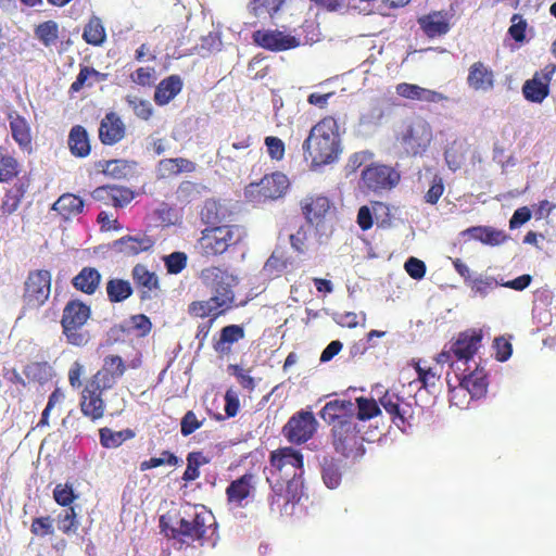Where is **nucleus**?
I'll use <instances>...</instances> for the list:
<instances>
[{
  "label": "nucleus",
  "instance_id": "f257e3e1",
  "mask_svg": "<svg viewBox=\"0 0 556 556\" xmlns=\"http://www.w3.org/2000/svg\"><path fill=\"white\" fill-rule=\"evenodd\" d=\"M266 470V480L273 492L268 497L269 505L278 504L280 498L285 505L292 502L295 495H291L290 491L299 486V480L304 475L303 454L291 446L277 448L270 452Z\"/></svg>",
  "mask_w": 556,
  "mask_h": 556
},
{
  "label": "nucleus",
  "instance_id": "f03ea898",
  "mask_svg": "<svg viewBox=\"0 0 556 556\" xmlns=\"http://www.w3.org/2000/svg\"><path fill=\"white\" fill-rule=\"evenodd\" d=\"M217 203L206 201L202 211V220L207 226L201 231L195 249L200 255L206 258L217 257L241 244L247 238V229L239 224H225L215 226L217 222Z\"/></svg>",
  "mask_w": 556,
  "mask_h": 556
},
{
  "label": "nucleus",
  "instance_id": "7ed1b4c3",
  "mask_svg": "<svg viewBox=\"0 0 556 556\" xmlns=\"http://www.w3.org/2000/svg\"><path fill=\"white\" fill-rule=\"evenodd\" d=\"M303 151L315 166L336 162L342 151L337 118L328 115L314 125L303 142Z\"/></svg>",
  "mask_w": 556,
  "mask_h": 556
},
{
  "label": "nucleus",
  "instance_id": "20e7f679",
  "mask_svg": "<svg viewBox=\"0 0 556 556\" xmlns=\"http://www.w3.org/2000/svg\"><path fill=\"white\" fill-rule=\"evenodd\" d=\"M164 519V516L160 519L162 531L167 538L181 543L199 542L203 545L208 539V533L213 534L215 531L214 516L203 506L187 505L175 526H167Z\"/></svg>",
  "mask_w": 556,
  "mask_h": 556
},
{
  "label": "nucleus",
  "instance_id": "39448f33",
  "mask_svg": "<svg viewBox=\"0 0 556 556\" xmlns=\"http://www.w3.org/2000/svg\"><path fill=\"white\" fill-rule=\"evenodd\" d=\"M91 316V308L79 300H71L63 308L61 318L62 333L68 344L85 346L91 339L85 328Z\"/></svg>",
  "mask_w": 556,
  "mask_h": 556
},
{
  "label": "nucleus",
  "instance_id": "423d86ee",
  "mask_svg": "<svg viewBox=\"0 0 556 556\" xmlns=\"http://www.w3.org/2000/svg\"><path fill=\"white\" fill-rule=\"evenodd\" d=\"M481 340V334L476 331L462 332L455 341L450 343L448 349H443L435 356V363L448 364L454 371H466L469 367L463 369L460 365L466 366L472 359L479 350Z\"/></svg>",
  "mask_w": 556,
  "mask_h": 556
},
{
  "label": "nucleus",
  "instance_id": "0eeeda50",
  "mask_svg": "<svg viewBox=\"0 0 556 556\" xmlns=\"http://www.w3.org/2000/svg\"><path fill=\"white\" fill-rule=\"evenodd\" d=\"M202 283L213 294V301H219L218 305H226L230 308L235 302L233 289L239 283L237 275L223 266H208L200 273Z\"/></svg>",
  "mask_w": 556,
  "mask_h": 556
},
{
  "label": "nucleus",
  "instance_id": "6e6552de",
  "mask_svg": "<svg viewBox=\"0 0 556 556\" xmlns=\"http://www.w3.org/2000/svg\"><path fill=\"white\" fill-rule=\"evenodd\" d=\"M433 140L430 124L424 118H416L396 135V144L407 156H421Z\"/></svg>",
  "mask_w": 556,
  "mask_h": 556
},
{
  "label": "nucleus",
  "instance_id": "1a4fd4ad",
  "mask_svg": "<svg viewBox=\"0 0 556 556\" xmlns=\"http://www.w3.org/2000/svg\"><path fill=\"white\" fill-rule=\"evenodd\" d=\"M332 445L337 453L346 458H359L365 453L364 438L355 419H343L331 429Z\"/></svg>",
  "mask_w": 556,
  "mask_h": 556
},
{
  "label": "nucleus",
  "instance_id": "9d476101",
  "mask_svg": "<svg viewBox=\"0 0 556 556\" xmlns=\"http://www.w3.org/2000/svg\"><path fill=\"white\" fill-rule=\"evenodd\" d=\"M51 283L52 277L49 270H30L24 282L23 309L31 311L41 307L50 296Z\"/></svg>",
  "mask_w": 556,
  "mask_h": 556
},
{
  "label": "nucleus",
  "instance_id": "9b49d317",
  "mask_svg": "<svg viewBox=\"0 0 556 556\" xmlns=\"http://www.w3.org/2000/svg\"><path fill=\"white\" fill-rule=\"evenodd\" d=\"M289 188L288 177L275 172L265 175L258 182H252L245 188V197L253 203H265L282 198Z\"/></svg>",
  "mask_w": 556,
  "mask_h": 556
},
{
  "label": "nucleus",
  "instance_id": "f8f14e48",
  "mask_svg": "<svg viewBox=\"0 0 556 556\" xmlns=\"http://www.w3.org/2000/svg\"><path fill=\"white\" fill-rule=\"evenodd\" d=\"M317 420L312 412L295 413L282 428L283 437L293 444H302L313 438Z\"/></svg>",
  "mask_w": 556,
  "mask_h": 556
},
{
  "label": "nucleus",
  "instance_id": "ddd939ff",
  "mask_svg": "<svg viewBox=\"0 0 556 556\" xmlns=\"http://www.w3.org/2000/svg\"><path fill=\"white\" fill-rule=\"evenodd\" d=\"M556 73V64L548 63L542 70L536 71L532 78L522 85L525 99L532 103H542L548 96L551 81Z\"/></svg>",
  "mask_w": 556,
  "mask_h": 556
},
{
  "label": "nucleus",
  "instance_id": "4468645a",
  "mask_svg": "<svg viewBox=\"0 0 556 556\" xmlns=\"http://www.w3.org/2000/svg\"><path fill=\"white\" fill-rule=\"evenodd\" d=\"M379 403L390 415L392 422L400 429L412 426L415 420L416 407L395 393L387 391L384 395L380 397Z\"/></svg>",
  "mask_w": 556,
  "mask_h": 556
},
{
  "label": "nucleus",
  "instance_id": "2eb2a0df",
  "mask_svg": "<svg viewBox=\"0 0 556 556\" xmlns=\"http://www.w3.org/2000/svg\"><path fill=\"white\" fill-rule=\"evenodd\" d=\"M400 174L387 165L372 164L362 172L364 186L372 191L391 189L400 181Z\"/></svg>",
  "mask_w": 556,
  "mask_h": 556
},
{
  "label": "nucleus",
  "instance_id": "dca6fc26",
  "mask_svg": "<svg viewBox=\"0 0 556 556\" xmlns=\"http://www.w3.org/2000/svg\"><path fill=\"white\" fill-rule=\"evenodd\" d=\"M103 390H108V388H102L98 381L90 379L81 391L79 403L80 410L85 417L92 421L99 420L104 416L105 403L102 399Z\"/></svg>",
  "mask_w": 556,
  "mask_h": 556
},
{
  "label": "nucleus",
  "instance_id": "f3484780",
  "mask_svg": "<svg viewBox=\"0 0 556 556\" xmlns=\"http://www.w3.org/2000/svg\"><path fill=\"white\" fill-rule=\"evenodd\" d=\"M131 278L141 302L159 296L161 285L157 275L143 264H136L131 269Z\"/></svg>",
  "mask_w": 556,
  "mask_h": 556
},
{
  "label": "nucleus",
  "instance_id": "a211bd4d",
  "mask_svg": "<svg viewBox=\"0 0 556 556\" xmlns=\"http://www.w3.org/2000/svg\"><path fill=\"white\" fill-rule=\"evenodd\" d=\"M255 492V476L252 472H245L241 477L232 480L226 488V498L229 505L236 508H243L248 500L253 497Z\"/></svg>",
  "mask_w": 556,
  "mask_h": 556
},
{
  "label": "nucleus",
  "instance_id": "6ab92c4d",
  "mask_svg": "<svg viewBox=\"0 0 556 556\" xmlns=\"http://www.w3.org/2000/svg\"><path fill=\"white\" fill-rule=\"evenodd\" d=\"M127 370V364L119 355L110 354L103 358L102 367L91 378L102 388L111 389Z\"/></svg>",
  "mask_w": 556,
  "mask_h": 556
},
{
  "label": "nucleus",
  "instance_id": "aec40b11",
  "mask_svg": "<svg viewBox=\"0 0 556 556\" xmlns=\"http://www.w3.org/2000/svg\"><path fill=\"white\" fill-rule=\"evenodd\" d=\"M254 42L269 51H286L299 46V40L280 30H256L253 33Z\"/></svg>",
  "mask_w": 556,
  "mask_h": 556
},
{
  "label": "nucleus",
  "instance_id": "412c9836",
  "mask_svg": "<svg viewBox=\"0 0 556 556\" xmlns=\"http://www.w3.org/2000/svg\"><path fill=\"white\" fill-rule=\"evenodd\" d=\"M454 372L459 387L467 390L472 399H480L485 395L489 380L484 368L476 364L475 369L467 375L466 371Z\"/></svg>",
  "mask_w": 556,
  "mask_h": 556
},
{
  "label": "nucleus",
  "instance_id": "4be33fe9",
  "mask_svg": "<svg viewBox=\"0 0 556 556\" xmlns=\"http://www.w3.org/2000/svg\"><path fill=\"white\" fill-rule=\"evenodd\" d=\"M126 135V127L119 115L109 112L100 122L99 139L104 146L119 142Z\"/></svg>",
  "mask_w": 556,
  "mask_h": 556
},
{
  "label": "nucleus",
  "instance_id": "5701e85b",
  "mask_svg": "<svg viewBox=\"0 0 556 556\" xmlns=\"http://www.w3.org/2000/svg\"><path fill=\"white\" fill-rule=\"evenodd\" d=\"M154 240L148 236H124L112 243V250L123 256H135L151 250Z\"/></svg>",
  "mask_w": 556,
  "mask_h": 556
},
{
  "label": "nucleus",
  "instance_id": "b1692460",
  "mask_svg": "<svg viewBox=\"0 0 556 556\" xmlns=\"http://www.w3.org/2000/svg\"><path fill=\"white\" fill-rule=\"evenodd\" d=\"M245 331L240 325H228L220 329L218 338L213 339V349L219 356L232 353V345L244 339Z\"/></svg>",
  "mask_w": 556,
  "mask_h": 556
},
{
  "label": "nucleus",
  "instance_id": "393cba45",
  "mask_svg": "<svg viewBox=\"0 0 556 556\" xmlns=\"http://www.w3.org/2000/svg\"><path fill=\"white\" fill-rule=\"evenodd\" d=\"M494 72L483 62L477 61L468 68L467 84L475 91H489L494 87Z\"/></svg>",
  "mask_w": 556,
  "mask_h": 556
},
{
  "label": "nucleus",
  "instance_id": "a878e982",
  "mask_svg": "<svg viewBox=\"0 0 556 556\" xmlns=\"http://www.w3.org/2000/svg\"><path fill=\"white\" fill-rule=\"evenodd\" d=\"M320 417L332 425L343 419H354V404L348 400L330 401L320 410Z\"/></svg>",
  "mask_w": 556,
  "mask_h": 556
},
{
  "label": "nucleus",
  "instance_id": "bb28decb",
  "mask_svg": "<svg viewBox=\"0 0 556 556\" xmlns=\"http://www.w3.org/2000/svg\"><path fill=\"white\" fill-rule=\"evenodd\" d=\"M331 208L330 200L325 195L307 197L302 203V212L311 224L318 225Z\"/></svg>",
  "mask_w": 556,
  "mask_h": 556
},
{
  "label": "nucleus",
  "instance_id": "cd10ccee",
  "mask_svg": "<svg viewBox=\"0 0 556 556\" xmlns=\"http://www.w3.org/2000/svg\"><path fill=\"white\" fill-rule=\"evenodd\" d=\"M396 93L405 99L418 100L429 103H438L446 99L444 94L438 91L408 83L399 84L396 86Z\"/></svg>",
  "mask_w": 556,
  "mask_h": 556
},
{
  "label": "nucleus",
  "instance_id": "c85d7f7f",
  "mask_svg": "<svg viewBox=\"0 0 556 556\" xmlns=\"http://www.w3.org/2000/svg\"><path fill=\"white\" fill-rule=\"evenodd\" d=\"M418 24L429 38L443 36L451 28L446 15L441 11H433L419 17Z\"/></svg>",
  "mask_w": 556,
  "mask_h": 556
},
{
  "label": "nucleus",
  "instance_id": "c756f323",
  "mask_svg": "<svg viewBox=\"0 0 556 556\" xmlns=\"http://www.w3.org/2000/svg\"><path fill=\"white\" fill-rule=\"evenodd\" d=\"M197 164L186 157L163 159L157 164L159 178L167 179L182 173H193Z\"/></svg>",
  "mask_w": 556,
  "mask_h": 556
},
{
  "label": "nucleus",
  "instance_id": "7c9ffc66",
  "mask_svg": "<svg viewBox=\"0 0 556 556\" xmlns=\"http://www.w3.org/2000/svg\"><path fill=\"white\" fill-rule=\"evenodd\" d=\"M84 200L74 193H63L53 203L52 210L55 211L64 220H70L84 212Z\"/></svg>",
  "mask_w": 556,
  "mask_h": 556
},
{
  "label": "nucleus",
  "instance_id": "2f4dec72",
  "mask_svg": "<svg viewBox=\"0 0 556 556\" xmlns=\"http://www.w3.org/2000/svg\"><path fill=\"white\" fill-rule=\"evenodd\" d=\"M410 365L417 372V381L421 383V388L429 390L434 388L443 374V365L435 364L434 366L427 365L424 359H412Z\"/></svg>",
  "mask_w": 556,
  "mask_h": 556
},
{
  "label": "nucleus",
  "instance_id": "473e14b6",
  "mask_svg": "<svg viewBox=\"0 0 556 556\" xmlns=\"http://www.w3.org/2000/svg\"><path fill=\"white\" fill-rule=\"evenodd\" d=\"M184 81L179 75H170L160 81L155 88L154 101L157 105L168 104L182 90Z\"/></svg>",
  "mask_w": 556,
  "mask_h": 556
},
{
  "label": "nucleus",
  "instance_id": "72a5a7b5",
  "mask_svg": "<svg viewBox=\"0 0 556 556\" xmlns=\"http://www.w3.org/2000/svg\"><path fill=\"white\" fill-rule=\"evenodd\" d=\"M67 146L71 153L76 157L84 159L90 154V139L84 126L75 125L71 128L67 138Z\"/></svg>",
  "mask_w": 556,
  "mask_h": 556
},
{
  "label": "nucleus",
  "instance_id": "f704fd0d",
  "mask_svg": "<svg viewBox=\"0 0 556 556\" xmlns=\"http://www.w3.org/2000/svg\"><path fill=\"white\" fill-rule=\"evenodd\" d=\"M101 274L97 268L84 267L73 279V287L86 294H93L100 286Z\"/></svg>",
  "mask_w": 556,
  "mask_h": 556
},
{
  "label": "nucleus",
  "instance_id": "c9c22d12",
  "mask_svg": "<svg viewBox=\"0 0 556 556\" xmlns=\"http://www.w3.org/2000/svg\"><path fill=\"white\" fill-rule=\"evenodd\" d=\"M218 303L220 302L213 301V295L206 301H193L188 306V313L194 317H211L215 320L218 316L229 309L226 305H218Z\"/></svg>",
  "mask_w": 556,
  "mask_h": 556
},
{
  "label": "nucleus",
  "instance_id": "e433bc0d",
  "mask_svg": "<svg viewBox=\"0 0 556 556\" xmlns=\"http://www.w3.org/2000/svg\"><path fill=\"white\" fill-rule=\"evenodd\" d=\"M28 186L29 185L26 180L18 179L7 190L1 204V211L3 214L10 215L18 208L22 199L27 192Z\"/></svg>",
  "mask_w": 556,
  "mask_h": 556
},
{
  "label": "nucleus",
  "instance_id": "4c0bfd02",
  "mask_svg": "<svg viewBox=\"0 0 556 556\" xmlns=\"http://www.w3.org/2000/svg\"><path fill=\"white\" fill-rule=\"evenodd\" d=\"M321 478L329 489H336L342 480L340 462L331 455H324L320 460Z\"/></svg>",
  "mask_w": 556,
  "mask_h": 556
},
{
  "label": "nucleus",
  "instance_id": "58836bf2",
  "mask_svg": "<svg viewBox=\"0 0 556 556\" xmlns=\"http://www.w3.org/2000/svg\"><path fill=\"white\" fill-rule=\"evenodd\" d=\"M10 129L13 139L22 149H29L31 144V131L25 117L18 114H10Z\"/></svg>",
  "mask_w": 556,
  "mask_h": 556
},
{
  "label": "nucleus",
  "instance_id": "ea45409f",
  "mask_svg": "<svg viewBox=\"0 0 556 556\" xmlns=\"http://www.w3.org/2000/svg\"><path fill=\"white\" fill-rule=\"evenodd\" d=\"M471 238L488 245H500L507 240L504 231L489 226H475L466 230Z\"/></svg>",
  "mask_w": 556,
  "mask_h": 556
},
{
  "label": "nucleus",
  "instance_id": "a19ab883",
  "mask_svg": "<svg viewBox=\"0 0 556 556\" xmlns=\"http://www.w3.org/2000/svg\"><path fill=\"white\" fill-rule=\"evenodd\" d=\"M100 443L104 448H116L125 441L131 440L136 437L132 429H124L121 431H113L110 428H101L99 430Z\"/></svg>",
  "mask_w": 556,
  "mask_h": 556
},
{
  "label": "nucleus",
  "instance_id": "79ce46f5",
  "mask_svg": "<svg viewBox=\"0 0 556 556\" xmlns=\"http://www.w3.org/2000/svg\"><path fill=\"white\" fill-rule=\"evenodd\" d=\"M83 39L91 46L100 47L106 40L105 27L98 16H91L85 25Z\"/></svg>",
  "mask_w": 556,
  "mask_h": 556
},
{
  "label": "nucleus",
  "instance_id": "37998d69",
  "mask_svg": "<svg viewBox=\"0 0 556 556\" xmlns=\"http://www.w3.org/2000/svg\"><path fill=\"white\" fill-rule=\"evenodd\" d=\"M292 265L291 258L282 250H275L264 264L267 276L280 277Z\"/></svg>",
  "mask_w": 556,
  "mask_h": 556
},
{
  "label": "nucleus",
  "instance_id": "c03bdc74",
  "mask_svg": "<svg viewBox=\"0 0 556 556\" xmlns=\"http://www.w3.org/2000/svg\"><path fill=\"white\" fill-rule=\"evenodd\" d=\"M134 292L128 280L113 278L106 282V293L110 302L119 303L127 300Z\"/></svg>",
  "mask_w": 556,
  "mask_h": 556
},
{
  "label": "nucleus",
  "instance_id": "a18cd8bd",
  "mask_svg": "<svg viewBox=\"0 0 556 556\" xmlns=\"http://www.w3.org/2000/svg\"><path fill=\"white\" fill-rule=\"evenodd\" d=\"M104 75L93 67L81 66L80 71L70 87V92H79L84 87H92L94 83L103 80Z\"/></svg>",
  "mask_w": 556,
  "mask_h": 556
},
{
  "label": "nucleus",
  "instance_id": "49530a36",
  "mask_svg": "<svg viewBox=\"0 0 556 556\" xmlns=\"http://www.w3.org/2000/svg\"><path fill=\"white\" fill-rule=\"evenodd\" d=\"M34 33L45 47H51L59 39V24L52 20L42 22L35 27Z\"/></svg>",
  "mask_w": 556,
  "mask_h": 556
},
{
  "label": "nucleus",
  "instance_id": "de8ad7c7",
  "mask_svg": "<svg viewBox=\"0 0 556 556\" xmlns=\"http://www.w3.org/2000/svg\"><path fill=\"white\" fill-rule=\"evenodd\" d=\"M53 369L48 362H33L25 366L24 375L29 381L45 383L52 377Z\"/></svg>",
  "mask_w": 556,
  "mask_h": 556
},
{
  "label": "nucleus",
  "instance_id": "09e8293b",
  "mask_svg": "<svg viewBox=\"0 0 556 556\" xmlns=\"http://www.w3.org/2000/svg\"><path fill=\"white\" fill-rule=\"evenodd\" d=\"M18 174L17 161L8 153L7 149L0 147V182H5Z\"/></svg>",
  "mask_w": 556,
  "mask_h": 556
},
{
  "label": "nucleus",
  "instance_id": "8fccbe9b",
  "mask_svg": "<svg viewBox=\"0 0 556 556\" xmlns=\"http://www.w3.org/2000/svg\"><path fill=\"white\" fill-rule=\"evenodd\" d=\"M59 530L66 534H74L77 532L79 522L77 520V514L73 506H70L63 513L58 515L56 518Z\"/></svg>",
  "mask_w": 556,
  "mask_h": 556
},
{
  "label": "nucleus",
  "instance_id": "3c124183",
  "mask_svg": "<svg viewBox=\"0 0 556 556\" xmlns=\"http://www.w3.org/2000/svg\"><path fill=\"white\" fill-rule=\"evenodd\" d=\"M357 404V414L356 418L358 420H369L371 418L380 415L381 409L377 402L374 399H367L364 396H359L356 399Z\"/></svg>",
  "mask_w": 556,
  "mask_h": 556
},
{
  "label": "nucleus",
  "instance_id": "603ef678",
  "mask_svg": "<svg viewBox=\"0 0 556 556\" xmlns=\"http://www.w3.org/2000/svg\"><path fill=\"white\" fill-rule=\"evenodd\" d=\"M179 464L180 459L173 452L166 450L161 453L160 457H151L141 462L140 470L146 471L164 465L176 467Z\"/></svg>",
  "mask_w": 556,
  "mask_h": 556
},
{
  "label": "nucleus",
  "instance_id": "864d4df0",
  "mask_svg": "<svg viewBox=\"0 0 556 556\" xmlns=\"http://www.w3.org/2000/svg\"><path fill=\"white\" fill-rule=\"evenodd\" d=\"M128 330L134 332L138 338H144L151 332L152 323L144 314L132 315L129 318Z\"/></svg>",
  "mask_w": 556,
  "mask_h": 556
},
{
  "label": "nucleus",
  "instance_id": "5fc2aeb1",
  "mask_svg": "<svg viewBox=\"0 0 556 556\" xmlns=\"http://www.w3.org/2000/svg\"><path fill=\"white\" fill-rule=\"evenodd\" d=\"M228 371L236 377L238 383L247 391L253 392L256 388L255 379L250 375L249 369L238 364L228 365Z\"/></svg>",
  "mask_w": 556,
  "mask_h": 556
},
{
  "label": "nucleus",
  "instance_id": "6e6d98bb",
  "mask_svg": "<svg viewBox=\"0 0 556 556\" xmlns=\"http://www.w3.org/2000/svg\"><path fill=\"white\" fill-rule=\"evenodd\" d=\"M187 260L184 252H173L163 258L167 273L172 275L181 273L187 266Z\"/></svg>",
  "mask_w": 556,
  "mask_h": 556
},
{
  "label": "nucleus",
  "instance_id": "4d7b16f0",
  "mask_svg": "<svg viewBox=\"0 0 556 556\" xmlns=\"http://www.w3.org/2000/svg\"><path fill=\"white\" fill-rule=\"evenodd\" d=\"M30 532L36 536H47L54 533L53 519L50 516L36 517L30 525Z\"/></svg>",
  "mask_w": 556,
  "mask_h": 556
},
{
  "label": "nucleus",
  "instance_id": "13d9d810",
  "mask_svg": "<svg viewBox=\"0 0 556 556\" xmlns=\"http://www.w3.org/2000/svg\"><path fill=\"white\" fill-rule=\"evenodd\" d=\"M53 498L59 505L63 507H70L71 504L75 501L76 495L71 484L59 483L53 490Z\"/></svg>",
  "mask_w": 556,
  "mask_h": 556
},
{
  "label": "nucleus",
  "instance_id": "bf43d9fd",
  "mask_svg": "<svg viewBox=\"0 0 556 556\" xmlns=\"http://www.w3.org/2000/svg\"><path fill=\"white\" fill-rule=\"evenodd\" d=\"M511 25L508 28V35L516 42H523L528 27L527 21L520 14H514L510 18Z\"/></svg>",
  "mask_w": 556,
  "mask_h": 556
},
{
  "label": "nucleus",
  "instance_id": "052dcab7",
  "mask_svg": "<svg viewBox=\"0 0 556 556\" xmlns=\"http://www.w3.org/2000/svg\"><path fill=\"white\" fill-rule=\"evenodd\" d=\"M494 277H478L472 278L469 282L470 289L481 296H485L491 290L495 289L500 286Z\"/></svg>",
  "mask_w": 556,
  "mask_h": 556
},
{
  "label": "nucleus",
  "instance_id": "680f3d73",
  "mask_svg": "<svg viewBox=\"0 0 556 556\" xmlns=\"http://www.w3.org/2000/svg\"><path fill=\"white\" fill-rule=\"evenodd\" d=\"M205 421V418L199 420L193 410H188L180 421V433L182 437H189L194 431L200 429Z\"/></svg>",
  "mask_w": 556,
  "mask_h": 556
},
{
  "label": "nucleus",
  "instance_id": "e2e57ef3",
  "mask_svg": "<svg viewBox=\"0 0 556 556\" xmlns=\"http://www.w3.org/2000/svg\"><path fill=\"white\" fill-rule=\"evenodd\" d=\"M111 192H113L112 195L114 207H124L135 198V192L131 189L123 186L111 185Z\"/></svg>",
  "mask_w": 556,
  "mask_h": 556
},
{
  "label": "nucleus",
  "instance_id": "0e129e2a",
  "mask_svg": "<svg viewBox=\"0 0 556 556\" xmlns=\"http://www.w3.org/2000/svg\"><path fill=\"white\" fill-rule=\"evenodd\" d=\"M283 1L285 0H252L251 8L255 15L267 13L271 16L280 9Z\"/></svg>",
  "mask_w": 556,
  "mask_h": 556
},
{
  "label": "nucleus",
  "instance_id": "69168bd1",
  "mask_svg": "<svg viewBox=\"0 0 556 556\" xmlns=\"http://www.w3.org/2000/svg\"><path fill=\"white\" fill-rule=\"evenodd\" d=\"M444 189L443 178L440 175H434L431 180L430 188L424 197L425 202L431 205L437 204L442 197Z\"/></svg>",
  "mask_w": 556,
  "mask_h": 556
},
{
  "label": "nucleus",
  "instance_id": "338daca9",
  "mask_svg": "<svg viewBox=\"0 0 556 556\" xmlns=\"http://www.w3.org/2000/svg\"><path fill=\"white\" fill-rule=\"evenodd\" d=\"M265 146L267 148V152L273 160L280 161L285 156V143L283 141L274 136H268L265 138Z\"/></svg>",
  "mask_w": 556,
  "mask_h": 556
},
{
  "label": "nucleus",
  "instance_id": "774afa93",
  "mask_svg": "<svg viewBox=\"0 0 556 556\" xmlns=\"http://www.w3.org/2000/svg\"><path fill=\"white\" fill-rule=\"evenodd\" d=\"M404 268L406 273L415 280H419L426 275V264L416 257H409L405 264Z\"/></svg>",
  "mask_w": 556,
  "mask_h": 556
}]
</instances>
